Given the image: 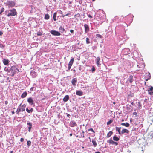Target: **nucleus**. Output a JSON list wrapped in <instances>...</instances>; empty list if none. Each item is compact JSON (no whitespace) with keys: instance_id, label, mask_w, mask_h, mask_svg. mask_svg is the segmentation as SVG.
I'll use <instances>...</instances> for the list:
<instances>
[{"instance_id":"obj_26","label":"nucleus","mask_w":153,"mask_h":153,"mask_svg":"<svg viewBox=\"0 0 153 153\" xmlns=\"http://www.w3.org/2000/svg\"><path fill=\"white\" fill-rule=\"evenodd\" d=\"M113 139L115 141H118L119 140V138L116 136H114L113 137Z\"/></svg>"},{"instance_id":"obj_46","label":"nucleus","mask_w":153,"mask_h":153,"mask_svg":"<svg viewBox=\"0 0 153 153\" xmlns=\"http://www.w3.org/2000/svg\"><path fill=\"white\" fill-rule=\"evenodd\" d=\"M15 114V112L14 111H12V114Z\"/></svg>"},{"instance_id":"obj_2","label":"nucleus","mask_w":153,"mask_h":153,"mask_svg":"<svg viewBox=\"0 0 153 153\" xmlns=\"http://www.w3.org/2000/svg\"><path fill=\"white\" fill-rule=\"evenodd\" d=\"M10 71L12 73V76H14L15 74L19 72V70L16 66H12L10 68Z\"/></svg>"},{"instance_id":"obj_37","label":"nucleus","mask_w":153,"mask_h":153,"mask_svg":"<svg viewBox=\"0 0 153 153\" xmlns=\"http://www.w3.org/2000/svg\"><path fill=\"white\" fill-rule=\"evenodd\" d=\"M4 8L3 7L2 8L1 10V11L0 12V14H1L4 11Z\"/></svg>"},{"instance_id":"obj_47","label":"nucleus","mask_w":153,"mask_h":153,"mask_svg":"<svg viewBox=\"0 0 153 153\" xmlns=\"http://www.w3.org/2000/svg\"><path fill=\"white\" fill-rule=\"evenodd\" d=\"M116 129L117 131V130L119 128L118 127H116Z\"/></svg>"},{"instance_id":"obj_4","label":"nucleus","mask_w":153,"mask_h":153,"mask_svg":"<svg viewBox=\"0 0 153 153\" xmlns=\"http://www.w3.org/2000/svg\"><path fill=\"white\" fill-rule=\"evenodd\" d=\"M6 4L9 7H13L15 5V3L13 1H7Z\"/></svg>"},{"instance_id":"obj_48","label":"nucleus","mask_w":153,"mask_h":153,"mask_svg":"<svg viewBox=\"0 0 153 153\" xmlns=\"http://www.w3.org/2000/svg\"><path fill=\"white\" fill-rule=\"evenodd\" d=\"M70 14V13H68L65 15V16H67Z\"/></svg>"},{"instance_id":"obj_15","label":"nucleus","mask_w":153,"mask_h":153,"mask_svg":"<svg viewBox=\"0 0 153 153\" xmlns=\"http://www.w3.org/2000/svg\"><path fill=\"white\" fill-rule=\"evenodd\" d=\"M27 124L28 125V131L30 132L32 127V124L30 122H28Z\"/></svg>"},{"instance_id":"obj_38","label":"nucleus","mask_w":153,"mask_h":153,"mask_svg":"<svg viewBox=\"0 0 153 153\" xmlns=\"http://www.w3.org/2000/svg\"><path fill=\"white\" fill-rule=\"evenodd\" d=\"M95 67L94 66H93L92 69H91L92 72H94L95 71Z\"/></svg>"},{"instance_id":"obj_20","label":"nucleus","mask_w":153,"mask_h":153,"mask_svg":"<svg viewBox=\"0 0 153 153\" xmlns=\"http://www.w3.org/2000/svg\"><path fill=\"white\" fill-rule=\"evenodd\" d=\"M133 76L132 75H131L129 76L128 80L130 82V83H132L133 82Z\"/></svg>"},{"instance_id":"obj_60","label":"nucleus","mask_w":153,"mask_h":153,"mask_svg":"<svg viewBox=\"0 0 153 153\" xmlns=\"http://www.w3.org/2000/svg\"><path fill=\"white\" fill-rule=\"evenodd\" d=\"M145 84H146V82H145Z\"/></svg>"},{"instance_id":"obj_21","label":"nucleus","mask_w":153,"mask_h":153,"mask_svg":"<svg viewBox=\"0 0 153 153\" xmlns=\"http://www.w3.org/2000/svg\"><path fill=\"white\" fill-rule=\"evenodd\" d=\"M121 125L127 127H129L130 126L129 124L128 123H122L121 124Z\"/></svg>"},{"instance_id":"obj_5","label":"nucleus","mask_w":153,"mask_h":153,"mask_svg":"<svg viewBox=\"0 0 153 153\" xmlns=\"http://www.w3.org/2000/svg\"><path fill=\"white\" fill-rule=\"evenodd\" d=\"M74 61V58H72L68 64V70H69L70 69Z\"/></svg>"},{"instance_id":"obj_40","label":"nucleus","mask_w":153,"mask_h":153,"mask_svg":"<svg viewBox=\"0 0 153 153\" xmlns=\"http://www.w3.org/2000/svg\"><path fill=\"white\" fill-rule=\"evenodd\" d=\"M138 105H139V108H140L141 107V105H140V102H138Z\"/></svg>"},{"instance_id":"obj_7","label":"nucleus","mask_w":153,"mask_h":153,"mask_svg":"<svg viewBox=\"0 0 153 153\" xmlns=\"http://www.w3.org/2000/svg\"><path fill=\"white\" fill-rule=\"evenodd\" d=\"M145 80L147 81L148 80L150 79L151 78V75L150 73H146L144 75Z\"/></svg>"},{"instance_id":"obj_42","label":"nucleus","mask_w":153,"mask_h":153,"mask_svg":"<svg viewBox=\"0 0 153 153\" xmlns=\"http://www.w3.org/2000/svg\"><path fill=\"white\" fill-rule=\"evenodd\" d=\"M88 17H89V18H92V16L91 15H90V14L88 15Z\"/></svg>"},{"instance_id":"obj_25","label":"nucleus","mask_w":153,"mask_h":153,"mask_svg":"<svg viewBox=\"0 0 153 153\" xmlns=\"http://www.w3.org/2000/svg\"><path fill=\"white\" fill-rule=\"evenodd\" d=\"M59 30L61 33H63L65 30V29L64 28H63L61 26L59 28Z\"/></svg>"},{"instance_id":"obj_35","label":"nucleus","mask_w":153,"mask_h":153,"mask_svg":"<svg viewBox=\"0 0 153 153\" xmlns=\"http://www.w3.org/2000/svg\"><path fill=\"white\" fill-rule=\"evenodd\" d=\"M121 128V127L120 128H119L117 130V131H118V133H119V134H122V133H121V132L120 131V129Z\"/></svg>"},{"instance_id":"obj_43","label":"nucleus","mask_w":153,"mask_h":153,"mask_svg":"<svg viewBox=\"0 0 153 153\" xmlns=\"http://www.w3.org/2000/svg\"><path fill=\"white\" fill-rule=\"evenodd\" d=\"M5 104V105H7L8 104V102L7 101H6L4 102Z\"/></svg>"},{"instance_id":"obj_14","label":"nucleus","mask_w":153,"mask_h":153,"mask_svg":"<svg viewBox=\"0 0 153 153\" xmlns=\"http://www.w3.org/2000/svg\"><path fill=\"white\" fill-rule=\"evenodd\" d=\"M84 26L85 28V33H87L89 31V27L88 25L86 24H85Z\"/></svg>"},{"instance_id":"obj_6","label":"nucleus","mask_w":153,"mask_h":153,"mask_svg":"<svg viewBox=\"0 0 153 153\" xmlns=\"http://www.w3.org/2000/svg\"><path fill=\"white\" fill-rule=\"evenodd\" d=\"M51 33L52 35L56 36H59L61 35L60 33L59 32L54 30L51 31Z\"/></svg>"},{"instance_id":"obj_1","label":"nucleus","mask_w":153,"mask_h":153,"mask_svg":"<svg viewBox=\"0 0 153 153\" xmlns=\"http://www.w3.org/2000/svg\"><path fill=\"white\" fill-rule=\"evenodd\" d=\"M21 104L19 105V106L20 107L18 108L16 111V114L19 115V112L21 111H25L26 107V105L24 104L22 106L21 105Z\"/></svg>"},{"instance_id":"obj_29","label":"nucleus","mask_w":153,"mask_h":153,"mask_svg":"<svg viewBox=\"0 0 153 153\" xmlns=\"http://www.w3.org/2000/svg\"><path fill=\"white\" fill-rule=\"evenodd\" d=\"M92 143L94 146L95 147L97 145V143L95 140H92Z\"/></svg>"},{"instance_id":"obj_51","label":"nucleus","mask_w":153,"mask_h":153,"mask_svg":"<svg viewBox=\"0 0 153 153\" xmlns=\"http://www.w3.org/2000/svg\"><path fill=\"white\" fill-rule=\"evenodd\" d=\"M62 17H64L65 16V15H62Z\"/></svg>"},{"instance_id":"obj_22","label":"nucleus","mask_w":153,"mask_h":153,"mask_svg":"<svg viewBox=\"0 0 153 153\" xmlns=\"http://www.w3.org/2000/svg\"><path fill=\"white\" fill-rule=\"evenodd\" d=\"M27 95V93L26 91L23 92L21 96V97L23 98L25 97Z\"/></svg>"},{"instance_id":"obj_3","label":"nucleus","mask_w":153,"mask_h":153,"mask_svg":"<svg viewBox=\"0 0 153 153\" xmlns=\"http://www.w3.org/2000/svg\"><path fill=\"white\" fill-rule=\"evenodd\" d=\"M10 13H8L7 16H15L17 14V13L15 9H13L10 11Z\"/></svg>"},{"instance_id":"obj_16","label":"nucleus","mask_w":153,"mask_h":153,"mask_svg":"<svg viewBox=\"0 0 153 153\" xmlns=\"http://www.w3.org/2000/svg\"><path fill=\"white\" fill-rule=\"evenodd\" d=\"M69 99V95H66L63 98V101L65 102H66Z\"/></svg>"},{"instance_id":"obj_44","label":"nucleus","mask_w":153,"mask_h":153,"mask_svg":"<svg viewBox=\"0 0 153 153\" xmlns=\"http://www.w3.org/2000/svg\"><path fill=\"white\" fill-rule=\"evenodd\" d=\"M3 33L2 32V31H0V36L2 35L3 34Z\"/></svg>"},{"instance_id":"obj_56","label":"nucleus","mask_w":153,"mask_h":153,"mask_svg":"<svg viewBox=\"0 0 153 153\" xmlns=\"http://www.w3.org/2000/svg\"><path fill=\"white\" fill-rule=\"evenodd\" d=\"M113 104L114 105V104H115V102H113Z\"/></svg>"},{"instance_id":"obj_10","label":"nucleus","mask_w":153,"mask_h":153,"mask_svg":"<svg viewBox=\"0 0 153 153\" xmlns=\"http://www.w3.org/2000/svg\"><path fill=\"white\" fill-rule=\"evenodd\" d=\"M108 142L109 144H114L116 146H117L118 144V143L117 142H115L113 141L111 139H110V140H108Z\"/></svg>"},{"instance_id":"obj_13","label":"nucleus","mask_w":153,"mask_h":153,"mask_svg":"<svg viewBox=\"0 0 153 153\" xmlns=\"http://www.w3.org/2000/svg\"><path fill=\"white\" fill-rule=\"evenodd\" d=\"M27 102L30 104H31V105H32L34 104V101L33 99L31 98H29L27 99Z\"/></svg>"},{"instance_id":"obj_59","label":"nucleus","mask_w":153,"mask_h":153,"mask_svg":"<svg viewBox=\"0 0 153 153\" xmlns=\"http://www.w3.org/2000/svg\"><path fill=\"white\" fill-rule=\"evenodd\" d=\"M74 71H75V70H74Z\"/></svg>"},{"instance_id":"obj_28","label":"nucleus","mask_w":153,"mask_h":153,"mask_svg":"<svg viewBox=\"0 0 153 153\" xmlns=\"http://www.w3.org/2000/svg\"><path fill=\"white\" fill-rule=\"evenodd\" d=\"M50 16L48 14H46L45 16V18L46 19H49Z\"/></svg>"},{"instance_id":"obj_54","label":"nucleus","mask_w":153,"mask_h":153,"mask_svg":"<svg viewBox=\"0 0 153 153\" xmlns=\"http://www.w3.org/2000/svg\"><path fill=\"white\" fill-rule=\"evenodd\" d=\"M95 153H100L99 152H95Z\"/></svg>"},{"instance_id":"obj_50","label":"nucleus","mask_w":153,"mask_h":153,"mask_svg":"<svg viewBox=\"0 0 153 153\" xmlns=\"http://www.w3.org/2000/svg\"><path fill=\"white\" fill-rule=\"evenodd\" d=\"M33 87H32L30 89V90H33Z\"/></svg>"},{"instance_id":"obj_33","label":"nucleus","mask_w":153,"mask_h":153,"mask_svg":"<svg viewBox=\"0 0 153 153\" xmlns=\"http://www.w3.org/2000/svg\"><path fill=\"white\" fill-rule=\"evenodd\" d=\"M37 34L38 36H40L42 35V33L40 32H38L37 33Z\"/></svg>"},{"instance_id":"obj_17","label":"nucleus","mask_w":153,"mask_h":153,"mask_svg":"<svg viewBox=\"0 0 153 153\" xmlns=\"http://www.w3.org/2000/svg\"><path fill=\"white\" fill-rule=\"evenodd\" d=\"M129 132V131L128 130L126 129H123L122 130L121 132V133H122V134L125 133H127V134H128Z\"/></svg>"},{"instance_id":"obj_39","label":"nucleus","mask_w":153,"mask_h":153,"mask_svg":"<svg viewBox=\"0 0 153 153\" xmlns=\"http://www.w3.org/2000/svg\"><path fill=\"white\" fill-rule=\"evenodd\" d=\"M4 47V46L3 45V44H0V48H3Z\"/></svg>"},{"instance_id":"obj_55","label":"nucleus","mask_w":153,"mask_h":153,"mask_svg":"<svg viewBox=\"0 0 153 153\" xmlns=\"http://www.w3.org/2000/svg\"><path fill=\"white\" fill-rule=\"evenodd\" d=\"M124 121V120L123 119L122 120V121Z\"/></svg>"},{"instance_id":"obj_8","label":"nucleus","mask_w":153,"mask_h":153,"mask_svg":"<svg viewBox=\"0 0 153 153\" xmlns=\"http://www.w3.org/2000/svg\"><path fill=\"white\" fill-rule=\"evenodd\" d=\"M69 126L71 127H74L77 126V124L74 121H71L70 122Z\"/></svg>"},{"instance_id":"obj_12","label":"nucleus","mask_w":153,"mask_h":153,"mask_svg":"<svg viewBox=\"0 0 153 153\" xmlns=\"http://www.w3.org/2000/svg\"><path fill=\"white\" fill-rule=\"evenodd\" d=\"M100 58L99 57H97L96 59V64H97V65L99 67L100 66L101 64L100 63Z\"/></svg>"},{"instance_id":"obj_34","label":"nucleus","mask_w":153,"mask_h":153,"mask_svg":"<svg viewBox=\"0 0 153 153\" xmlns=\"http://www.w3.org/2000/svg\"><path fill=\"white\" fill-rule=\"evenodd\" d=\"M86 42L87 44H89L90 43L89 39L88 38H86Z\"/></svg>"},{"instance_id":"obj_32","label":"nucleus","mask_w":153,"mask_h":153,"mask_svg":"<svg viewBox=\"0 0 153 153\" xmlns=\"http://www.w3.org/2000/svg\"><path fill=\"white\" fill-rule=\"evenodd\" d=\"M31 142L30 141L28 140L27 141V145L29 146L31 145Z\"/></svg>"},{"instance_id":"obj_24","label":"nucleus","mask_w":153,"mask_h":153,"mask_svg":"<svg viewBox=\"0 0 153 153\" xmlns=\"http://www.w3.org/2000/svg\"><path fill=\"white\" fill-rule=\"evenodd\" d=\"M113 132L112 131H110L107 134V137H110L112 135V134H113Z\"/></svg>"},{"instance_id":"obj_27","label":"nucleus","mask_w":153,"mask_h":153,"mask_svg":"<svg viewBox=\"0 0 153 153\" xmlns=\"http://www.w3.org/2000/svg\"><path fill=\"white\" fill-rule=\"evenodd\" d=\"M56 15H57L56 13V12L54 13L53 14V20L54 21H56Z\"/></svg>"},{"instance_id":"obj_36","label":"nucleus","mask_w":153,"mask_h":153,"mask_svg":"<svg viewBox=\"0 0 153 153\" xmlns=\"http://www.w3.org/2000/svg\"><path fill=\"white\" fill-rule=\"evenodd\" d=\"M88 131H92V132H93V133H95L94 131L93 130V129L92 128H91L90 129H88Z\"/></svg>"},{"instance_id":"obj_57","label":"nucleus","mask_w":153,"mask_h":153,"mask_svg":"<svg viewBox=\"0 0 153 153\" xmlns=\"http://www.w3.org/2000/svg\"><path fill=\"white\" fill-rule=\"evenodd\" d=\"M95 0H92L93 1H94Z\"/></svg>"},{"instance_id":"obj_58","label":"nucleus","mask_w":153,"mask_h":153,"mask_svg":"<svg viewBox=\"0 0 153 153\" xmlns=\"http://www.w3.org/2000/svg\"><path fill=\"white\" fill-rule=\"evenodd\" d=\"M13 108V109H15V108L14 107V108Z\"/></svg>"},{"instance_id":"obj_49","label":"nucleus","mask_w":153,"mask_h":153,"mask_svg":"<svg viewBox=\"0 0 153 153\" xmlns=\"http://www.w3.org/2000/svg\"><path fill=\"white\" fill-rule=\"evenodd\" d=\"M134 115H136L137 114V113L136 112H134L133 113Z\"/></svg>"},{"instance_id":"obj_45","label":"nucleus","mask_w":153,"mask_h":153,"mask_svg":"<svg viewBox=\"0 0 153 153\" xmlns=\"http://www.w3.org/2000/svg\"><path fill=\"white\" fill-rule=\"evenodd\" d=\"M70 31L71 33H72L74 32V30H71Z\"/></svg>"},{"instance_id":"obj_53","label":"nucleus","mask_w":153,"mask_h":153,"mask_svg":"<svg viewBox=\"0 0 153 153\" xmlns=\"http://www.w3.org/2000/svg\"><path fill=\"white\" fill-rule=\"evenodd\" d=\"M81 137H84V134L83 135H81Z\"/></svg>"},{"instance_id":"obj_52","label":"nucleus","mask_w":153,"mask_h":153,"mask_svg":"<svg viewBox=\"0 0 153 153\" xmlns=\"http://www.w3.org/2000/svg\"><path fill=\"white\" fill-rule=\"evenodd\" d=\"M72 133H71L70 134V136H72Z\"/></svg>"},{"instance_id":"obj_31","label":"nucleus","mask_w":153,"mask_h":153,"mask_svg":"<svg viewBox=\"0 0 153 153\" xmlns=\"http://www.w3.org/2000/svg\"><path fill=\"white\" fill-rule=\"evenodd\" d=\"M96 36L97 37L100 38H102V36L101 35L99 34H97L96 35Z\"/></svg>"},{"instance_id":"obj_41","label":"nucleus","mask_w":153,"mask_h":153,"mask_svg":"<svg viewBox=\"0 0 153 153\" xmlns=\"http://www.w3.org/2000/svg\"><path fill=\"white\" fill-rule=\"evenodd\" d=\"M20 141L21 142H23L24 141V139L23 138H22L20 139Z\"/></svg>"},{"instance_id":"obj_9","label":"nucleus","mask_w":153,"mask_h":153,"mask_svg":"<svg viewBox=\"0 0 153 153\" xmlns=\"http://www.w3.org/2000/svg\"><path fill=\"white\" fill-rule=\"evenodd\" d=\"M149 89L148 90L149 94L151 95H153V87L150 86L149 87Z\"/></svg>"},{"instance_id":"obj_30","label":"nucleus","mask_w":153,"mask_h":153,"mask_svg":"<svg viewBox=\"0 0 153 153\" xmlns=\"http://www.w3.org/2000/svg\"><path fill=\"white\" fill-rule=\"evenodd\" d=\"M113 121V120H110L107 123V124L108 125L110 124Z\"/></svg>"},{"instance_id":"obj_23","label":"nucleus","mask_w":153,"mask_h":153,"mask_svg":"<svg viewBox=\"0 0 153 153\" xmlns=\"http://www.w3.org/2000/svg\"><path fill=\"white\" fill-rule=\"evenodd\" d=\"M26 110V111L28 113H31L33 111V109L32 108H31L30 110H29L28 108H27Z\"/></svg>"},{"instance_id":"obj_11","label":"nucleus","mask_w":153,"mask_h":153,"mask_svg":"<svg viewBox=\"0 0 153 153\" xmlns=\"http://www.w3.org/2000/svg\"><path fill=\"white\" fill-rule=\"evenodd\" d=\"M77 79L76 78H74L72 79L71 81V83L74 86H76L77 83Z\"/></svg>"},{"instance_id":"obj_19","label":"nucleus","mask_w":153,"mask_h":153,"mask_svg":"<svg viewBox=\"0 0 153 153\" xmlns=\"http://www.w3.org/2000/svg\"><path fill=\"white\" fill-rule=\"evenodd\" d=\"M76 94L77 95L81 96L82 95L83 92L81 91H76Z\"/></svg>"},{"instance_id":"obj_18","label":"nucleus","mask_w":153,"mask_h":153,"mask_svg":"<svg viewBox=\"0 0 153 153\" xmlns=\"http://www.w3.org/2000/svg\"><path fill=\"white\" fill-rule=\"evenodd\" d=\"M3 62L4 65H6L8 64L9 60L7 59H3Z\"/></svg>"}]
</instances>
